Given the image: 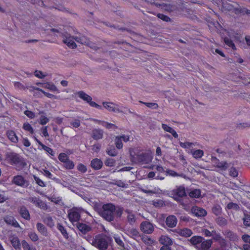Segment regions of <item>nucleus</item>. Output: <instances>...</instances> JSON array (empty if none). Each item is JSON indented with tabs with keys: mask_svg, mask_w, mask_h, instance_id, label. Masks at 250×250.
<instances>
[{
	"mask_svg": "<svg viewBox=\"0 0 250 250\" xmlns=\"http://www.w3.org/2000/svg\"><path fill=\"white\" fill-rule=\"evenodd\" d=\"M95 208L99 214L106 221L111 222L114 220L116 207L113 204H104L102 207L95 206Z\"/></svg>",
	"mask_w": 250,
	"mask_h": 250,
	"instance_id": "f257e3e1",
	"label": "nucleus"
},
{
	"mask_svg": "<svg viewBox=\"0 0 250 250\" xmlns=\"http://www.w3.org/2000/svg\"><path fill=\"white\" fill-rule=\"evenodd\" d=\"M5 160L10 164L21 168L24 167L26 164L23 158L19 154L12 151L6 152L5 155Z\"/></svg>",
	"mask_w": 250,
	"mask_h": 250,
	"instance_id": "f03ea898",
	"label": "nucleus"
},
{
	"mask_svg": "<svg viewBox=\"0 0 250 250\" xmlns=\"http://www.w3.org/2000/svg\"><path fill=\"white\" fill-rule=\"evenodd\" d=\"M92 241V245L99 250H107L112 240L109 237L106 235H101L96 236Z\"/></svg>",
	"mask_w": 250,
	"mask_h": 250,
	"instance_id": "7ed1b4c3",
	"label": "nucleus"
},
{
	"mask_svg": "<svg viewBox=\"0 0 250 250\" xmlns=\"http://www.w3.org/2000/svg\"><path fill=\"white\" fill-rule=\"evenodd\" d=\"M131 161L135 164H147L151 161L152 158L146 153H138L135 155L130 154Z\"/></svg>",
	"mask_w": 250,
	"mask_h": 250,
	"instance_id": "20e7f679",
	"label": "nucleus"
},
{
	"mask_svg": "<svg viewBox=\"0 0 250 250\" xmlns=\"http://www.w3.org/2000/svg\"><path fill=\"white\" fill-rule=\"evenodd\" d=\"M169 196L173 198L177 202H181V198L186 197L187 193L184 186H177L175 189L171 190L169 193Z\"/></svg>",
	"mask_w": 250,
	"mask_h": 250,
	"instance_id": "39448f33",
	"label": "nucleus"
},
{
	"mask_svg": "<svg viewBox=\"0 0 250 250\" xmlns=\"http://www.w3.org/2000/svg\"><path fill=\"white\" fill-rule=\"evenodd\" d=\"M77 94L81 99H83V101L88 103L91 106L100 109H102V107L101 105L98 104L94 102H92V98L83 91H79L77 93Z\"/></svg>",
	"mask_w": 250,
	"mask_h": 250,
	"instance_id": "423d86ee",
	"label": "nucleus"
},
{
	"mask_svg": "<svg viewBox=\"0 0 250 250\" xmlns=\"http://www.w3.org/2000/svg\"><path fill=\"white\" fill-rule=\"evenodd\" d=\"M12 182L17 186L23 188L27 187L29 185V181L25 179L21 175H17L13 177Z\"/></svg>",
	"mask_w": 250,
	"mask_h": 250,
	"instance_id": "0eeeda50",
	"label": "nucleus"
},
{
	"mask_svg": "<svg viewBox=\"0 0 250 250\" xmlns=\"http://www.w3.org/2000/svg\"><path fill=\"white\" fill-rule=\"evenodd\" d=\"M78 209L76 208H73L68 211V217L71 222L72 223L78 222L81 218Z\"/></svg>",
	"mask_w": 250,
	"mask_h": 250,
	"instance_id": "6e6552de",
	"label": "nucleus"
},
{
	"mask_svg": "<svg viewBox=\"0 0 250 250\" xmlns=\"http://www.w3.org/2000/svg\"><path fill=\"white\" fill-rule=\"evenodd\" d=\"M141 230L146 234H151L154 231V227L152 224L148 221H144L140 224Z\"/></svg>",
	"mask_w": 250,
	"mask_h": 250,
	"instance_id": "1a4fd4ad",
	"label": "nucleus"
},
{
	"mask_svg": "<svg viewBox=\"0 0 250 250\" xmlns=\"http://www.w3.org/2000/svg\"><path fill=\"white\" fill-rule=\"evenodd\" d=\"M62 36L63 38V42L66 44L68 47L71 48H75L77 47L76 44L73 40L74 37L66 33H62Z\"/></svg>",
	"mask_w": 250,
	"mask_h": 250,
	"instance_id": "9d476101",
	"label": "nucleus"
},
{
	"mask_svg": "<svg viewBox=\"0 0 250 250\" xmlns=\"http://www.w3.org/2000/svg\"><path fill=\"white\" fill-rule=\"evenodd\" d=\"M103 105L105 109L110 112L118 113L124 112L119 109V105L114 103L104 102Z\"/></svg>",
	"mask_w": 250,
	"mask_h": 250,
	"instance_id": "9b49d317",
	"label": "nucleus"
},
{
	"mask_svg": "<svg viewBox=\"0 0 250 250\" xmlns=\"http://www.w3.org/2000/svg\"><path fill=\"white\" fill-rule=\"evenodd\" d=\"M104 131L100 128L93 129L91 131V136L95 140H99L103 139L104 136Z\"/></svg>",
	"mask_w": 250,
	"mask_h": 250,
	"instance_id": "f8f14e48",
	"label": "nucleus"
},
{
	"mask_svg": "<svg viewBox=\"0 0 250 250\" xmlns=\"http://www.w3.org/2000/svg\"><path fill=\"white\" fill-rule=\"evenodd\" d=\"M191 212L197 217H203L207 215V211L203 208L197 206L193 207Z\"/></svg>",
	"mask_w": 250,
	"mask_h": 250,
	"instance_id": "ddd939ff",
	"label": "nucleus"
},
{
	"mask_svg": "<svg viewBox=\"0 0 250 250\" xmlns=\"http://www.w3.org/2000/svg\"><path fill=\"white\" fill-rule=\"evenodd\" d=\"M166 224L169 228H174L176 226L177 219L174 215H169L166 219Z\"/></svg>",
	"mask_w": 250,
	"mask_h": 250,
	"instance_id": "4468645a",
	"label": "nucleus"
},
{
	"mask_svg": "<svg viewBox=\"0 0 250 250\" xmlns=\"http://www.w3.org/2000/svg\"><path fill=\"white\" fill-rule=\"evenodd\" d=\"M202 240H203V237L200 236H194L189 239L188 241L198 250Z\"/></svg>",
	"mask_w": 250,
	"mask_h": 250,
	"instance_id": "2eb2a0df",
	"label": "nucleus"
},
{
	"mask_svg": "<svg viewBox=\"0 0 250 250\" xmlns=\"http://www.w3.org/2000/svg\"><path fill=\"white\" fill-rule=\"evenodd\" d=\"M212 242L211 239L205 240L203 238L198 250H208L211 247Z\"/></svg>",
	"mask_w": 250,
	"mask_h": 250,
	"instance_id": "dca6fc26",
	"label": "nucleus"
},
{
	"mask_svg": "<svg viewBox=\"0 0 250 250\" xmlns=\"http://www.w3.org/2000/svg\"><path fill=\"white\" fill-rule=\"evenodd\" d=\"M76 225L77 228L83 234H86L91 229V228L89 226L85 224L77 222Z\"/></svg>",
	"mask_w": 250,
	"mask_h": 250,
	"instance_id": "f3484780",
	"label": "nucleus"
},
{
	"mask_svg": "<svg viewBox=\"0 0 250 250\" xmlns=\"http://www.w3.org/2000/svg\"><path fill=\"white\" fill-rule=\"evenodd\" d=\"M4 220L5 222V223L8 225H10L15 228L20 227V225L19 224L18 222L14 218V217L12 216H5L4 218Z\"/></svg>",
	"mask_w": 250,
	"mask_h": 250,
	"instance_id": "a211bd4d",
	"label": "nucleus"
},
{
	"mask_svg": "<svg viewBox=\"0 0 250 250\" xmlns=\"http://www.w3.org/2000/svg\"><path fill=\"white\" fill-rule=\"evenodd\" d=\"M102 161L98 158H95L93 159L91 162V167L95 170L100 169L103 166Z\"/></svg>",
	"mask_w": 250,
	"mask_h": 250,
	"instance_id": "6ab92c4d",
	"label": "nucleus"
},
{
	"mask_svg": "<svg viewBox=\"0 0 250 250\" xmlns=\"http://www.w3.org/2000/svg\"><path fill=\"white\" fill-rule=\"evenodd\" d=\"M21 216L24 219L29 220L30 219V215L28 210L25 206H21L19 211Z\"/></svg>",
	"mask_w": 250,
	"mask_h": 250,
	"instance_id": "aec40b11",
	"label": "nucleus"
},
{
	"mask_svg": "<svg viewBox=\"0 0 250 250\" xmlns=\"http://www.w3.org/2000/svg\"><path fill=\"white\" fill-rule=\"evenodd\" d=\"M10 242L13 247L17 250L21 249V244L18 237L13 236L10 237Z\"/></svg>",
	"mask_w": 250,
	"mask_h": 250,
	"instance_id": "412c9836",
	"label": "nucleus"
},
{
	"mask_svg": "<svg viewBox=\"0 0 250 250\" xmlns=\"http://www.w3.org/2000/svg\"><path fill=\"white\" fill-rule=\"evenodd\" d=\"M162 127L165 131L171 133L175 138H177L178 137V135L175 130L168 126L167 125L163 124L162 125Z\"/></svg>",
	"mask_w": 250,
	"mask_h": 250,
	"instance_id": "4be33fe9",
	"label": "nucleus"
},
{
	"mask_svg": "<svg viewBox=\"0 0 250 250\" xmlns=\"http://www.w3.org/2000/svg\"><path fill=\"white\" fill-rule=\"evenodd\" d=\"M159 242L163 246H170L173 243L171 239L167 236H162L159 239Z\"/></svg>",
	"mask_w": 250,
	"mask_h": 250,
	"instance_id": "5701e85b",
	"label": "nucleus"
},
{
	"mask_svg": "<svg viewBox=\"0 0 250 250\" xmlns=\"http://www.w3.org/2000/svg\"><path fill=\"white\" fill-rule=\"evenodd\" d=\"M7 136L8 139L13 143H17L18 141V138L16 135L15 132L13 130H8L7 131Z\"/></svg>",
	"mask_w": 250,
	"mask_h": 250,
	"instance_id": "b1692460",
	"label": "nucleus"
},
{
	"mask_svg": "<svg viewBox=\"0 0 250 250\" xmlns=\"http://www.w3.org/2000/svg\"><path fill=\"white\" fill-rule=\"evenodd\" d=\"M178 233L180 236L185 237H188L192 234L193 232L191 229L188 228H185L182 229H180L178 232Z\"/></svg>",
	"mask_w": 250,
	"mask_h": 250,
	"instance_id": "393cba45",
	"label": "nucleus"
},
{
	"mask_svg": "<svg viewBox=\"0 0 250 250\" xmlns=\"http://www.w3.org/2000/svg\"><path fill=\"white\" fill-rule=\"evenodd\" d=\"M37 229L43 235L46 236L47 235V230L45 227L41 223L37 224Z\"/></svg>",
	"mask_w": 250,
	"mask_h": 250,
	"instance_id": "a878e982",
	"label": "nucleus"
},
{
	"mask_svg": "<svg viewBox=\"0 0 250 250\" xmlns=\"http://www.w3.org/2000/svg\"><path fill=\"white\" fill-rule=\"evenodd\" d=\"M215 164L217 167L223 170H226L229 167V165L226 161L220 162L218 161L217 162L215 163Z\"/></svg>",
	"mask_w": 250,
	"mask_h": 250,
	"instance_id": "bb28decb",
	"label": "nucleus"
},
{
	"mask_svg": "<svg viewBox=\"0 0 250 250\" xmlns=\"http://www.w3.org/2000/svg\"><path fill=\"white\" fill-rule=\"evenodd\" d=\"M125 212L128 214L127 216L128 221L130 224L134 223L136 220L134 214L132 213V211L130 209H126L125 210Z\"/></svg>",
	"mask_w": 250,
	"mask_h": 250,
	"instance_id": "cd10ccee",
	"label": "nucleus"
},
{
	"mask_svg": "<svg viewBox=\"0 0 250 250\" xmlns=\"http://www.w3.org/2000/svg\"><path fill=\"white\" fill-rule=\"evenodd\" d=\"M57 229H58V230H59L60 231V232H61L62 235L63 236V237L65 239H68V238L69 237V235L66 231V229L60 223H58L57 224Z\"/></svg>",
	"mask_w": 250,
	"mask_h": 250,
	"instance_id": "c85d7f7f",
	"label": "nucleus"
},
{
	"mask_svg": "<svg viewBox=\"0 0 250 250\" xmlns=\"http://www.w3.org/2000/svg\"><path fill=\"white\" fill-rule=\"evenodd\" d=\"M188 195L191 198H198L201 195V190L199 189H195L189 192Z\"/></svg>",
	"mask_w": 250,
	"mask_h": 250,
	"instance_id": "c756f323",
	"label": "nucleus"
},
{
	"mask_svg": "<svg viewBox=\"0 0 250 250\" xmlns=\"http://www.w3.org/2000/svg\"><path fill=\"white\" fill-rule=\"evenodd\" d=\"M216 223L221 227H224L227 225L228 221L223 217H218L216 219Z\"/></svg>",
	"mask_w": 250,
	"mask_h": 250,
	"instance_id": "7c9ffc66",
	"label": "nucleus"
},
{
	"mask_svg": "<svg viewBox=\"0 0 250 250\" xmlns=\"http://www.w3.org/2000/svg\"><path fill=\"white\" fill-rule=\"evenodd\" d=\"M212 212L216 216H218L221 214L222 208L219 205H215L212 208Z\"/></svg>",
	"mask_w": 250,
	"mask_h": 250,
	"instance_id": "2f4dec72",
	"label": "nucleus"
},
{
	"mask_svg": "<svg viewBox=\"0 0 250 250\" xmlns=\"http://www.w3.org/2000/svg\"><path fill=\"white\" fill-rule=\"evenodd\" d=\"M106 153L111 156H115L117 155V151L113 146H110L106 148Z\"/></svg>",
	"mask_w": 250,
	"mask_h": 250,
	"instance_id": "473e14b6",
	"label": "nucleus"
},
{
	"mask_svg": "<svg viewBox=\"0 0 250 250\" xmlns=\"http://www.w3.org/2000/svg\"><path fill=\"white\" fill-rule=\"evenodd\" d=\"M73 39L77 42L83 44H87L88 42V40L84 36L74 37Z\"/></svg>",
	"mask_w": 250,
	"mask_h": 250,
	"instance_id": "72a5a7b5",
	"label": "nucleus"
},
{
	"mask_svg": "<svg viewBox=\"0 0 250 250\" xmlns=\"http://www.w3.org/2000/svg\"><path fill=\"white\" fill-rule=\"evenodd\" d=\"M43 222L49 227L52 228L54 226V223L52 218L47 216L43 219Z\"/></svg>",
	"mask_w": 250,
	"mask_h": 250,
	"instance_id": "f704fd0d",
	"label": "nucleus"
},
{
	"mask_svg": "<svg viewBox=\"0 0 250 250\" xmlns=\"http://www.w3.org/2000/svg\"><path fill=\"white\" fill-rule=\"evenodd\" d=\"M114 239L116 243L121 247V249H125V244L121 238L118 235H114Z\"/></svg>",
	"mask_w": 250,
	"mask_h": 250,
	"instance_id": "c9c22d12",
	"label": "nucleus"
},
{
	"mask_svg": "<svg viewBox=\"0 0 250 250\" xmlns=\"http://www.w3.org/2000/svg\"><path fill=\"white\" fill-rule=\"evenodd\" d=\"M243 224L246 227H250V214L245 213L244 217L242 219Z\"/></svg>",
	"mask_w": 250,
	"mask_h": 250,
	"instance_id": "e433bc0d",
	"label": "nucleus"
},
{
	"mask_svg": "<svg viewBox=\"0 0 250 250\" xmlns=\"http://www.w3.org/2000/svg\"><path fill=\"white\" fill-rule=\"evenodd\" d=\"M139 103H142L146 105L147 107L153 109H157L159 107L158 104L155 103H146L143 102L141 101H139Z\"/></svg>",
	"mask_w": 250,
	"mask_h": 250,
	"instance_id": "4c0bfd02",
	"label": "nucleus"
},
{
	"mask_svg": "<svg viewBox=\"0 0 250 250\" xmlns=\"http://www.w3.org/2000/svg\"><path fill=\"white\" fill-rule=\"evenodd\" d=\"M21 245L24 250H36L34 247L29 245L25 240L21 242Z\"/></svg>",
	"mask_w": 250,
	"mask_h": 250,
	"instance_id": "58836bf2",
	"label": "nucleus"
},
{
	"mask_svg": "<svg viewBox=\"0 0 250 250\" xmlns=\"http://www.w3.org/2000/svg\"><path fill=\"white\" fill-rule=\"evenodd\" d=\"M227 208L228 209H233L236 211L239 210L240 209L239 206L237 204L234 203L233 202L229 203L227 205Z\"/></svg>",
	"mask_w": 250,
	"mask_h": 250,
	"instance_id": "ea45409f",
	"label": "nucleus"
},
{
	"mask_svg": "<svg viewBox=\"0 0 250 250\" xmlns=\"http://www.w3.org/2000/svg\"><path fill=\"white\" fill-rule=\"evenodd\" d=\"M37 207L44 210H49V211H50V209H49V207L47 206V205L41 200H40L39 202Z\"/></svg>",
	"mask_w": 250,
	"mask_h": 250,
	"instance_id": "a19ab883",
	"label": "nucleus"
},
{
	"mask_svg": "<svg viewBox=\"0 0 250 250\" xmlns=\"http://www.w3.org/2000/svg\"><path fill=\"white\" fill-rule=\"evenodd\" d=\"M64 167L67 169H72L74 167L75 165L73 161L69 159L64 163Z\"/></svg>",
	"mask_w": 250,
	"mask_h": 250,
	"instance_id": "79ce46f5",
	"label": "nucleus"
},
{
	"mask_svg": "<svg viewBox=\"0 0 250 250\" xmlns=\"http://www.w3.org/2000/svg\"><path fill=\"white\" fill-rule=\"evenodd\" d=\"M203 151L200 149L195 150L192 152L193 156L196 159L201 158L203 156Z\"/></svg>",
	"mask_w": 250,
	"mask_h": 250,
	"instance_id": "37998d69",
	"label": "nucleus"
},
{
	"mask_svg": "<svg viewBox=\"0 0 250 250\" xmlns=\"http://www.w3.org/2000/svg\"><path fill=\"white\" fill-rule=\"evenodd\" d=\"M23 128L26 131L30 132L31 134L34 133V130L31 125L28 123H25L23 125Z\"/></svg>",
	"mask_w": 250,
	"mask_h": 250,
	"instance_id": "c03bdc74",
	"label": "nucleus"
},
{
	"mask_svg": "<svg viewBox=\"0 0 250 250\" xmlns=\"http://www.w3.org/2000/svg\"><path fill=\"white\" fill-rule=\"evenodd\" d=\"M224 40L225 43L229 47H231L233 49H236L235 46L231 40L228 38H225Z\"/></svg>",
	"mask_w": 250,
	"mask_h": 250,
	"instance_id": "a18cd8bd",
	"label": "nucleus"
},
{
	"mask_svg": "<svg viewBox=\"0 0 250 250\" xmlns=\"http://www.w3.org/2000/svg\"><path fill=\"white\" fill-rule=\"evenodd\" d=\"M42 147L43 149H44L47 153H49L52 156H54L55 153L53 149L50 147L45 146L43 144H42Z\"/></svg>",
	"mask_w": 250,
	"mask_h": 250,
	"instance_id": "49530a36",
	"label": "nucleus"
},
{
	"mask_svg": "<svg viewBox=\"0 0 250 250\" xmlns=\"http://www.w3.org/2000/svg\"><path fill=\"white\" fill-rule=\"evenodd\" d=\"M116 146L118 149H121L123 147V144L122 142L121 138L120 136H117L115 140Z\"/></svg>",
	"mask_w": 250,
	"mask_h": 250,
	"instance_id": "de8ad7c7",
	"label": "nucleus"
},
{
	"mask_svg": "<svg viewBox=\"0 0 250 250\" xmlns=\"http://www.w3.org/2000/svg\"><path fill=\"white\" fill-rule=\"evenodd\" d=\"M157 16L158 18L161 19L162 20H163L164 21H166V22L171 21L170 18L163 14L159 13L157 14Z\"/></svg>",
	"mask_w": 250,
	"mask_h": 250,
	"instance_id": "09e8293b",
	"label": "nucleus"
},
{
	"mask_svg": "<svg viewBox=\"0 0 250 250\" xmlns=\"http://www.w3.org/2000/svg\"><path fill=\"white\" fill-rule=\"evenodd\" d=\"M59 160L62 162L64 163L69 158L68 156L65 153H61L58 156Z\"/></svg>",
	"mask_w": 250,
	"mask_h": 250,
	"instance_id": "8fccbe9b",
	"label": "nucleus"
},
{
	"mask_svg": "<svg viewBox=\"0 0 250 250\" xmlns=\"http://www.w3.org/2000/svg\"><path fill=\"white\" fill-rule=\"evenodd\" d=\"M102 125L108 129H110V128L117 129V126L115 125L111 124V123H109L107 122H103Z\"/></svg>",
	"mask_w": 250,
	"mask_h": 250,
	"instance_id": "3c124183",
	"label": "nucleus"
},
{
	"mask_svg": "<svg viewBox=\"0 0 250 250\" xmlns=\"http://www.w3.org/2000/svg\"><path fill=\"white\" fill-rule=\"evenodd\" d=\"M115 163V161L113 159L108 158L105 161L104 164L107 167H111L114 165Z\"/></svg>",
	"mask_w": 250,
	"mask_h": 250,
	"instance_id": "603ef678",
	"label": "nucleus"
},
{
	"mask_svg": "<svg viewBox=\"0 0 250 250\" xmlns=\"http://www.w3.org/2000/svg\"><path fill=\"white\" fill-rule=\"evenodd\" d=\"M142 241L147 245H151L153 243V240L147 236H143L142 237Z\"/></svg>",
	"mask_w": 250,
	"mask_h": 250,
	"instance_id": "864d4df0",
	"label": "nucleus"
},
{
	"mask_svg": "<svg viewBox=\"0 0 250 250\" xmlns=\"http://www.w3.org/2000/svg\"><path fill=\"white\" fill-rule=\"evenodd\" d=\"M49 122L48 119L45 116L42 115L40 118V124L42 125H44Z\"/></svg>",
	"mask_w": 250,
	"mask_h": 250,
	"instance_id": "5fc2aeb1",
	"label": "nucleus"
},
{
	"mask_svg": "<svg viewBox=\"0 0 250 250\" xmlns=\"http://www.w3.org/2000/svg\"><path fill=\"white\" fill-rule=\"evenodd\" d=\"M34 75L36 77L40 79H43L47 76V74H44L42 72L39 70H36L34 72Z\"/></svg>",
	"mask_w": 250,
	"mask_h": 250,
	"instance_id": "6e6d98bb",
	"label": "nucleus"
},
{
	"mask_svg": "<svg viewBox=\"0 0 250 250\" xmlns=\"http://www.w3.org/2000/svg\"><path fill=\"white\" fill-rule=\"evenodd\" d=\"M129 233L131 236L133 238L137 237L139 236V232L136 229H132L129 231Z\"/></svg>",
	"mask_w": 250,
	"mask_h": 250,
	"instance_id": "4d7b16f0",
	"label": "nucleus"
},
{
	"mask_svg": "<svg viewBox=\"0 0 250 250\" xmlns=\"http://www.w3.org/2000/svg\"><path fill=\"white\" fill-rule=\"evenodd\" d=\"M153 205L156 207H161L165 205V203L162 200H157L153 201Z\"/></svg>",
	"mask_w": 250,
	"mask_h": 250,
	"instance_id": "13d9d810",
	"label": "nucleus"
},
{
	"mask_svg": "<svg viewBox=\"0 0 250 250\" xmlns=\"http://www.w3.org/2000/svg\"><path fill=\"white\" fill-rule=\"evenodd\" d=\"M124 208L122 207H116V210L115 213L117 215L118 217H120L123 212Z\"/></svg>",
	"mask_w": 250,
	"mask_h": 250,
	"instance_id": "bf43d9fd",
	"label": "nucleus"
},
{
	"mask_svg": "<svg viewBox=\"0 0 250 250\" xmlns=\"http://www.w3.org/2000/svg\"><path fill=\"white\" fill-rule=\"evenodd\" d=\"M78 170L82 173H85L87 170L86 166L82 164H79L77 166Z\"/></svg>",
	"mask_w": 250,
	"mask_h": 250,
	"instance_id": "052dcab7",
	"label": "nucleus"
},
{
	"mask_svg": "<svg viewBox=\"0 0 250 250\" xmlns=\"http://www.w3.org/2000/svg\"><path fill=\"white\" fill-rule=\"evenodd\" d=\"M34 179L35 181H36V183L40 186L43 187H45V184L44 182L41 180L39 178L37 177L35 175H34Z\"/></svg>",
	"mask_w": 250,
	"mask_h": 250,
	"instance_id": "680f3d73",
	"label": "nucleus"
},
{
	"mask_svg": "<svg viewBox=\"0 0 250 250\" xmlns=\"http://www.w3.org/2000/svg\"><path fill=\"white\" fill-rule=\"evenodd\" d=\"M49 199L52 202L56 204H59L61 203L62 201V199L59 197H55V196H52L51 198H49Z\"/></svg>",
	"mask_w": 250,
	"mask_h": 250,
	"instance_id": "e2e57ef3",
	"label": "nucleus"
},
{
	"mask_svg": "<svg viewBox=\"0 0 250 250\" xmlns=\"http://www.w3.org/2000/svg\"><path fill=\"white\" fill-rule=\"evenodd\" d=\"M29 236L32 241L36 242L38 240L39 238L37 234L35 232H31L29 233Z\"/></svg>",
	"mask_w": 250,
	"mask_h": 250,
	"instance_id": "0e129e2a",
	"label": "nucleus"
},
{
	"mask_svg": "<svg viewBox=\"0 0 250 250\" xmlns=\"http://www.w3.org/2000/svg\"><path fill=\"white\" fill-rule=\"evenodd\" d=\"M55 8L63 12L71 13V12L69 11L68 9H67L66 8L64 7L63 6L61 5H57V6L55 7Z\"/></svg>",
	"mask_w": 250,
	"mask_h": 250,
	"instance_id": "69168bd1",
	"label": "nucleus"
},
{
	"mask_svg": "<svg viewBox=\"0 0 250 250\" xmlns=\"http://www.w3.org/2000/svg\"><path fill=\"white\" fill-rule=\"evenodd\" d=\"M24 114L30 119H33L35 117L34 113L31 111L25 110Z\"/></svg>",
	"mask_w": 250,
	"mask_h": 250,
	"instance_id": "338daca9",
	"label": "nucleus"
},
{
	"mask_svg": "<svg viewBox=\"0 0 250 250\" xmlns=\"http://www.w3.org/2000/svg\"><path fill=\"white\" fill-rule=\"evenodd\" d=\"M229 174L230 176L235 177L238 176V173L235 168L231 167L229 171Z\"/></svg>",
	"mask_w": 250,
	"mask_h": 250,
	"instance_id": "774afa93",
	"label": "nucleus"
}]
</instances>
